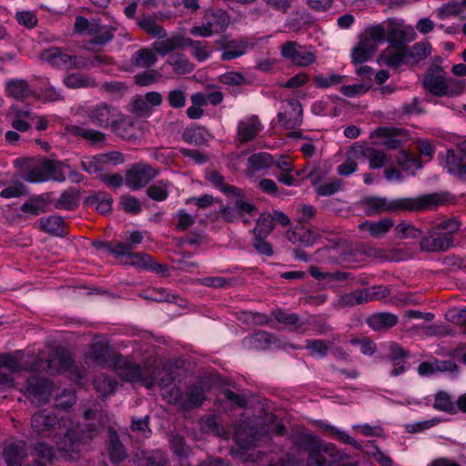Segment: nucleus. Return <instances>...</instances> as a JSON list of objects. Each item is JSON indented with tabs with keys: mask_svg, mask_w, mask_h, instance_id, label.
Here are the masks:
<instances>
[{
	"mask_svg": "<svg viewBox=\"0 0 466 466\" xmlns=\"http://www.w3.org/2000/svg\"><path fill=\"white\" fill-rule=\"evenodd\" d=\"M448 196L449 194L446 192H434L423 194L416 198H399L394 199L370 196L364 198L361 203L368 216H375L383 212L431 210L447 202Z\"/></svg>",
	"mask_w": 466,
	"mask_h": 466,
	"instance_id": "1",
	"label": "nucleus"
},
{
	"mask_svg": "<svg viewBox=\"0 0 466 466\" xmlns=\"http://www.w3.org/2000/svg\"><path fill=\"white\" fill-rule=\"evenodd\" d=\"M293 444L308 453V466H360L358 461L342 462L349 455L331 442H324L319 436L299 432L293 436Z\"/></svg>",
	"mask_w": 466,
	"mask_h": 466,
	"instance_id": "2",
	"label": "nucleus"
},
{
	"mask_svg": "<svg viewBox=\"0 0 466 466\" xmlns=\"http://www.w3.org/2000/svg\"><path fill=\"white\" fill-rule=\"evenodd\" d=\"M461 223L455 218H449L430 228L421 236L420 248L422 252H446L454 247L455 235L460 230Z\"/></svg>",
	"mask_w": 466,
	"mask_h": 466,
	"instance_id": "3",
	"label": "nucleus"
},
{
	"mask_svg": "<svg viewBox=\"0 0 466 466\" xmlns=\"http://www.w3.org/2000/svg\"><path fill=\"white\" fill-rule=\"evenodd\" d=\"M422 87L437 97L457 96L463 91V86L454 78H447L441 66H431L423 76Z\"/></svg>",
	"mask_w": 466,
	"mask_h": 466,
	"instance_id": "4",
	"label": "nucleus"
},
{
	"mask_svg": "<svg viewBox=\"0 0 466 466\" xmlns=\"http://www.w3.org/2000/svg\"><path fill=\"white\" fill-rule=\"evenodd\" d=\"M66 168H69V165L66 162L46 159L37 167L30 169L25 179L30 183H43L49 180L65 182L66 179Z\"/></svg>",
	"mask_w": 466,
	"mask_h": 466,
	"instance_id": "5",
	"label": "nucleus"
},
{
	"mask_svg": "<svg viewBox=\"0 0 466 466\" xmlns=\"http://www.w3.org/2000/svg\"><path fill=\"white\" fill-rule=\"evenodd\" d=\"M144 240L142 232L133 230L130 232L127 241H116L113 243L108 240L95 239L91 242L92 248L97 251H102L106 254L113 256L115 258H124L125 254H129L133 251L137 245L141 244Z\"/></svg>",
	"mask_w": 466,
	"mask_h": 466,
	"instance_id": "6",
	"label": "nucleus"
},
{
	"mask_svg": "<svg viewBox=\"0 0 466 466\" xmlns=\"http://www.w3.org/2000/svg\"><path fill=\"white\" fill-rule=\"evenodd\" d=\"M42 58L58 69H81L86 66L84 57L69 55L64 48L58 46L46 49L42 54Z\"/></svg>",
	"mask_w": 466,
	"mask_h": 466,
	"instance_id": "7",
	"label": "nucleus"
},
{
	"mask_svg": "<svg viewBox=\"0 0 466 466\" xmlns=\"http://www.w3.org/2000/svg\"><path fill=\"white\" fill-rule=\"evenodd\" d=\"M158 175V169L145 163L133 164L126 172L125 183L133 191L147 186Z\"/></svg>",
	"mask_w": 466,
	"mask_h": 466,
	"instance_id": "8",
	"label": "nucleus"
},
{
	"mask_svg": "<svg viewBox=\"0 0 466 466\" xmlns=\"http://www.w3.org/2000/svg\"><path fill=\"white\" fill-rule=\"evenodd\" d=\"M23 350H15L13 354H0V368L7 369L11 373L19 371H37L39 370V359L34 357L33 362L24 361Z\"/></svg>",
	"mask_w": 466,
	"mask_h": 466,
	"instance_id": "9",
	"label": "nucleus"
},
{
	"mask_svg": "<svg viewBox=\"0 0 466 466\" xmlns=\"http://www.w3.org/2000/svg\"><path fill=\"white\" fill-rule=\"evenodd\" d=\"M85 434L82 431L76 429H67L56 442L57 450L65 456L74 459V455H78L81 447L84 445Z\"/></svg>",
	"mask_w": 466,
	"mask_h": 466,
	"instance_id": "10",
	"label": "nucleus"
},
{
	"mask_svg": "<svg viewBox=\"0 0 466 466\" xmlns=\"http://www.w3.org/2000/svg\"><path fill=\"white\" fill-rule=\"evenodd\" d=\"M128 259L130 266L136 267L142 270L149 272H156L160 275H167L168 272V266L157 262L152 256L143 252L130 251L129 254L124 256Z\"/></svg>",
	"mask_w": 466,
	"mask_h": 466,
	"instance_id": "11",
	"label": "nucleus"
},
{
	"mask_svg": "<svg viewBox=\"0 0 466 466\" xmlns=\"http://www.w3.org/2000/svg\"><path fill=\"white\" fill-rule=\"evenodd\" d=\"M128 259L130 266L136 267L142 270L149 272H156L160 275H167L168 272V266L157 262L152 256L143 252L130 251L129 254L124 256Z\"/></svg>",
	"mask_w": 466,
	"mask_h": 466,
	"instance_id": "12",
	"label": "nucleus"
},
{
	"mask_svg": "<svg viewBox=\"0 0 466 466\" xmlns=\"http://www.w3.org/2000/svg\"><path fill=\"white\" fill-rule=\"evenodd\" d=\"M298 44L294 41L284 43L280 49V55L284 59L289 60L298 66H308L316 60L315 55L310 51L297 48Z\"/></svg>",
	"mask_w": 466,
	"mask_h": 466,
	"instance_id": "13",
	"label": "nucleus"
},
{
	"mask_svg": "<svg viewBox=\"0 0 466 466\" xmlns=\"http://www.w3.org/2000/svg\"><path fill=\"white\" fill-rule=\"evenodd\" d=\"M25 390L29 396L35 397L38 401L46 403L49 400L53 390V383L49 379L39 375H33L25 381Z\"/></svg>",
	"mask_w": 466,
	"mask_h": 466,
	"instance_id": "14",
	"label": "nucleus"
},
{
	"mask_svg": "<svg viewBox=\"0 0 466 466\" xmlns=\"http://www.w3.org/2000/svg\"><path fill=\"white\" fill-rule=\"evenodd\" d=\"M289 111L278 114L279 123L288 130L299 127L303 121V108L301 103L296 98L287 100Z\"/></svg>",
	"mask_w": 466,
	"mask_h": 466,
	"instance_id": "15",
	"label": "nucleus"
},
{
	"mask_svg": "<svg viewBox=\"0 0 466 466\" xmlns=\"http://www.w3.org/2000/svg\"><path fill=\"white\" fill-rule=\"evenodd\" d=\"M116 109L106 103H99L87 110L90 122L101 128L111 127L112 121L116 118Z\"/></svg>",
	"mask_w": 466,
	"mask_h": 466,
	"instance_id": "16",
	"label": "nucleus"
},
{
	"mask_svg": "<svg viewBox=\"0 0 466 466\" xmlns=\"http://www.w3.org/2000/svg\"><path fill=\"white\" fill-rule=\"evenodd\" d=\"M106 450L107 451L108 458L113 464H118L124 461L127 457V448L121 441L117 431L111 426L107 429Z\"/></svg>",
	"mask_w": 466,
	"mask_h": 466,
	"instance_id": "17",
	"label": "nucleus"
},
{
	"mask_svg": "<svg viewBox=\"0 0 466 466\" xmlns=\"http://www.w3.org/2000/svg\"><path fill=\"white\" fill-rule=\"evenodd\" d=\"M445 168L457 178L466 177V157L458 147L447 149Z\"/></svg>",
	"mask_w": 466,
	"mask_h": 466,
	"instance_id": "18",
	"label": "nucleus"
},
{
	"mask_svg": "<svg viewBox=\"0 0 466 466\" xmlns=\"http://www.w3.org/2000/svg\"><path fill=\"white\" fill-rule=\"evenodd\" d=\"M386 24V42L389 43L390 48H401L407 45L408 39L403 26V20L395 17L388 18Z\"/></svg>",
	"mask_w": 466,
	"mask_h": 466,
	"instance_id": "19",
	"label": "nucleus"
},
{
	"mask_svg": "<svg viewBox=\"0 0 466 466\" xmlns=\"http://www.w3.org/2000/svg\"><path fill=\"white\" fill-rule=\"evenodd\" d=\"M57 423V416L54 411L48 410H39L31 419L32 428L39 435H48Z\"/></svg>",
	"mask_w": 466,
	"mask_h": 466,
	"instance_id": "20",
	"label": "nucleus"
},
{
	"mask_svg": "<svg viewBox=\"0 0 466 466\" xmlns=\"http://www.w3.org/2000/svg\"><path fill=\"white\" fill-rule=\"evenodd\" d=\"M203 21L212 30L213 34H220L227 30L230 23V16L226 10L213 9L206 12Z\"/></svg>",
	"mask_w": 466,
	"mask_h": 466,
	"instance_id": "21",
	"label": "nucleus"
},
{
	"mask_svg": "<svg viewBox=\"0 0 466 466\" xmlns=\"http://www.w3.org/2000/svg\"><path fill=\"white\" fill-rule=\"evenodd\" d=\"M399 317L390 312H375L366 319V324L376 332L387 331L397 325Z\"/></svg>",
	"mask_w": 466,
	"mask_h": 466,
	"instance_id": "22",
	"label": "nucleus"
},
{
	"mask_svg": "<svg viewBox=\"0 0 466 466\" xmlns=\"http://www.w3.org/2000/svg\"><path fill=\"white\" fill-rule=\"evenodd\" d=\"M84 205L95 208L100 214H110L113 209V198L106 191H97L86 197Z\"/></svg>",
	"mask_w": 466,
	"mask_h": 466,
	"instance_id": "23",
	"label": "nucleus"
},
{
	"mask_svg": "<svg viewBox=\"0 0 466 466\" xmlns=\"http://www.w3.org/2000/svg\"><path fill=\"white\" fill-rule=\"evenodd\" d=\"M276 341V336L266 330H258L243 339L245 346L263 350L269 349Z\"/></svg>",
	"mask_w": 466,
	"mask_h": 466,
	"instance_id": "24",
	"label": "nucleus"
},
{
	"mask_svg": "<svg viewBox=\"0 0 466 466\" xmlns=\"http://www.w3.org/2000/svg\"><path fill=\"white\" fill-rule=\"evenodd\" d=\"M39 227L44 232L64 238L66 236V223L61 216L42 217L38 219Z\"/></svg>",
	"mask_w": 466,
	"mask_h": 466,
	"instance_id": "25",
	"label": "nucleus"
},
{
	"mask_svg": "<svg viewBox=\"0 0 466 466\" xmlns=\"http://www.w3.org/2000/svg\"><path fill=\"white\" fill-rule=\"evenodd\" d=\"M182 137L187 144L202 146L208 142L211 135L205 127L193 124L184 130Z\"/></svg>",
	"mask_w": 466,
	"mask_h": 466,
	"instance_id": "26",
	"label": "nucleus"
},
{
	"mask_svg": "<svg viewBox=\"0 0 466 466\" xmlns=\"http://www.w3.org/2000/svg\"><path fill=\"white\" fill-rule=\"evenodd\" d=\"M402 129L397 127H380L376 128L374 134L377 137L382 138V145L388 149H397L401 145V139L399 137Z\"/></svg>",
	"mask_w": 466,
	"mask_h": 466,
	"instance_id": "27",
	"label": "nucleus"
},
{
	"mask_svg": "<svg viewBox=\"0 0 466 466\" xmlns=\"http://www.w3.org/2000/svg\"><path fill=\"white\" fill-rule=\"evenodd\" d=\"M4 459L7 466H22L27 457L22 443H11L4 449Z\"/></svg>",
	"mask_w": 466,
	"mask_h": 466,
	"instance_id": "28",
	"label": "nucleus"
},
{
	"mask_svg": "<svg viewBox=\"0 0 466 466\" xmlns=\"http://www.w3.org/2000/svg\"><path fill=\"white\" fill-rule=\"evenodd\" d=\"M7 96L23 101L32 95L28 82L25 79L12 78L5 83Z\"/></svg>",
	"mask_w": 466,
	"mask_h": 466,
	"instance_id": "29",
	"label": "nucleus"
},
{
	"mask_svg": "<svg viewBox=\"0 0 466 466\" xmlns=\"http://www.w3.org/2000/svg\"><path fill=\"white\" fill-rule=\"evenodd\" d=\"M136 24L139 29L151 37L165 38L167 36L166 29L150 15H143L137 19Z\"/></svg>",
	"mask_w": 466,
	"mask_h": 466,
	"instance_id": "30",
	"label": "nucleus"
},
{
	"mask_svg": "<svg viewBox=\"0 0 466 466\" xmlns=\"http://www.w3.org/2000/svg\"><path fill=\"white\" fill-rule=\"evenodd\" d=\"M229 45L228 50L221 53V61H230L246 55L250 46L247 37L231 39Z\"/></svg>",
	"mask_w": 466,
	"mask_h": 466,
	"instance_id": "31",
	"label": "nucleus"
},
{
	"mask_svg": "<svg viewBox=\"0 0 466 466\" xmlns=\"http://www.w3.org/2000/svg\"><path fill=\"white\" fill-rule=\"evenodd\" d=\"M316 425L324 432L335 437L336 440L342 443L349 444L357 450H361V445L355 439L350 437L347 432L340 431L337 427L329 424L323 420H318Z\"/></svg>",
	"mask_w": 466,
	"mask_h": 466,
	"instance_id": "32",
	"label": "nucleus"
},
{
	"mask_svg": "<svg viewBox=\"0 0 466 466\" xmlns=\"http://www.w3.org/2000/svg\"><path fill=\"white\" fill-rule=\"evenodd\" d=\"M206 178L220 192L227 196H240L242 194V189L233 186L228 185L225 183L224 177L217 170H212L208 172L206 176Z\"/></svg>",
	"mask_w": 466,
	"mask_h": 466,
	"instance_id": "33",
	"label": "nucleus"
},
{
	"mask_svg": "<svg viewBox=\"0 0 466 466\" xmlns=\"http://www.w3.org/2000/svg\"><path fill=\"white\" fill-rule=\"evenodd\" d=\"M397 163L402 170L410 172L413 176L417 170L421 169L423 167V163L419 157L405 149L400 151L397 157Z\"/></svg>",
	"mask_w": 466,
	"mask_h": 466,
	"instance_id": "34",
	"label": "nucleus"
},
{
	"mask_svg": "<svg viewBox=\"0 0 466 466\" xmlns=\"http://www.w3.org/2000/svg\"><path fill=\"white\" fill-rule=\"evenodd\" d=\"M432 407L436 410L443 411L450 415H455L459 411L456 402L452 400L451 396L445 390H438L435 393Z\"/></svg>",
	"mask_w": 466,
	"mask_h": 466,
	"instance_id": "35",
	"label": "nucleus"
},
{
	"mask_svg": "<svg viewBox=\"0 0 466 466\" xmlns=\"http://www.w3.org/2000/svg\"><path fill=\"white\" fill-rule=\"evenodd\" d=\"M64 85L70 89L93 88L97 86L96 81L85 74H69L63 80Z\"/></svg>",
	"mask_w": 466,
	"mask_h": 466,
	"instance_id": "36",
	"label": "nucleus"
},
{
	"mask_svg": "<svg viewBox=\"0 0 466 466\" xmlns=\"http://www.w3.org/2000/svg\"><path fill=\"white\" fill-rule=\"evenodd\" d=\"M273 165V157L267 152L254 153L248 158V167L252 173L268 169Z\"/></svg>",
	"mask_w": 466,
	"mask_h": 466,
	"instance_id": "37",
	"label": "nucleus"
},
{
	"mask_svg": "<svg viewBox=\"0 0 466 466\" xmlns=\"http://www.w3.org/2000/svg\"><path fill=\"white\" fill-rule=\"evenodd\" d=\"M69 130L73 136L82 137L92 146L101 144L106 140V134L98 130L85 128L76 125L71 126Z\"/></svg>",
	"mask_w": 466,
	"mask_h": 466,
	"instance_id": "38",
	"label": "nucleus"
},
{
	"mask_svg": "<svg viewBox=\"0 0 466 466\" xmlns=\"http://www.w3.org/2000/svg\"><path fill=\"white\" fill-rule=\"evenodd\" d=\"M206 400V394L201 384H193L187 387L184 407L195 409L200 407Z\"/></svg>",
	"mask_w": 466,
	"mask_h": 466,
	"instance_id": "39",
	"label": "nucleus"
},
{
	"mask_svg": "<svg viewBox=\"0 0 466 466\" xmlns=\"http://www.w3.org/2000/svg\"><path fill=\"white\" fill-rule=\"evenodd\" d=\"M376 50V45L368 44L366 41L360 39L351 52L352 63L357 66L367 62L373 56Z\"/></svg>",
	"mask_w": 466,
	"mask_h": 466,
	"instance_id": "40",
	"label": "nucleus"
},
{
	"mask_svg": "<svg viewBox=\"0 0 466 466\" xmlns=\"http://www.w3.org/2000/svg\"><path fill=\"white\" fill-rule=\"evenodd\" d=\"M360 39L368 44L376 45L386 42V28L383 24H376L365 28Z\"/></svg>",
	"mask_w": 466,
	"mask_h": 466,
	"instance_id": "41",
	"label": "nucleus"
},
{
	"mask_svg": "<svg viewBox=\"0 0 466 466\" xmlns=\"http://www.w3.org/2000/svg\"><path fill=\"white\" fill-rule=\"evenodd\" d=\"M254 121L251 123H245L240 121L238 125V136L241 143H247L256 138L260 131V123L257 116H254Z\"/></svg>",
	"mask_w": 466,
	"mask_h": 466,
	"instance_id": "42",
	"label": "nucleus"
},
{
	"mask_svg": "<svg viewBox=\"0 0 466 466\" xmlns=\"http://www.w3.org/2000/svg\"><path fill=\"white\" fill-rule=\"evenodd\" d=\"M46 205L47 201L44 195H35L20 207V210L33 217H36L46 211Z\"/></svg>",
	"mask_w": 466,
	"mask_h": 466,
	"instance_id": "43",
	"label": "nucleus"
},
{
	"mask_svg": "<svg viewBox=\"0 0 466 466\" xmlns=\"http://www.w3.org/2000/svg\"><path fill=\"white\" fill-rule=\"evenodd\" d=\"M431 45L428 41L415 43L411 48L408 46V54L411 65H416L426 59L431 53Z\"/></svg>",
	"mask_w": 466,
	"mask_h": 466,
	"instance_id": "44",
	"label": "nucleus"
},
{
	"mask_svg": "<svg viewBox=\"0 0 466 466\" xmlns=\"http://www.w3.org/2000/svg\"><path fill=\"white\" fill-rule=\"evenodd\" d=\"M79 194L76 189L70 188L61 193L58 199L55 203V208L72 211L78 206Z\"/></svg>",
	"mask_w": 466,
	"mask_h": 466,
	"instance_id": "45",
	"label": "nucleus"
},
{
	"mask_svg": "<svg viewBox=\"0 0 466 466\" xmlns=\"http://www.w3.org/2000/svg\"><path fill=\"white\" fill-rule=\"evenodd\" d=\"M237 199L234 202V207L239 216L240 220L247 223L246 216L253 217L258 212V208L251 202L246 199L245 194L242 191L240 196H235Z\"/></svg>",
	"mask_w": 466,
	"mask_h": 466,
	"instance_id": "46",
	"label": "nucleus"
},
{
	"mask_svg": "<svg viewBox=\"0 0 466 466\" xmlns=\"http://www.w3.org/2000/svg\"><path fill=\"white\" fill-rule=\"evenodd\" d=\"M340 302L346 307H354L357 305L370 302L366 288L358 289L341 296Z\"/></svg>",
	"mask_w": 466,
	"mask_h": 466,
	"instance_id": "47",
	"label": "nucleus"
},
{
	"mask_svg": "<svg viewBox=\"0 0 466 466\" xmlns=\"http://www.w3.org/2000/svg\"><path fill=\"white\" fill-rule=\"evenodd\" d=\"M396 51L390 53L386 57V64L393 68L398 69L403 65H410V60L408 54V46L404 45L401 48H394Z\"/></svg>",
	"mask_w": 466,
	"mask_h": 466,
	"instance_id": "48",
	"label": "nucleus"
},
{
	"mask_svg": "<svg viewBox=\"0 0 466 466\" xmlns=\"http://www.w3.org/2000/svg\"><path fill=\"white\" fill-rule=\"evenodd\" d=\"M170 183L167 180H158L150 185L147 188V195L149 198L161 202L166 200L169 196L168 186Z\"/></svg>",
	"mask_w": 466,
	"mask_h": 466,
	"instance_id": "49",
	"label": "nucleus"
},
{
	"mask_svg": "<svg viewBox=\"0 0 466 466\" xmlns=\"http://www.w3.org/2000/svg\"><path fill=\"white\" fill-rule=\"evenodd\" d=\"M360 149L361 153L369 158L370 168L378 169L386 165L388 157L386 153L382 150L374 147H366L365 151H363L361 147H360Z\"/></svg>",
	"mask_w": 466,
	"mask_h": 466,
	"instance_id": "50",
	"label": "nucleus"
},
{
	"mask_svg": "<svg viewBox=\"0 0 466 466\" xmlns=\"http://www.w3.org/2000/svg\"><path fill=\"white\" fill-rule=\"evenodd\" d=\"M81 168L89 175H100L105 169L100 155L85 156L80 161Z\"/></svg>",
	"mask_w": 466,
	"mask_h": 466,
	"instance_id": "51",
	"label": "nucleus"
},
{
	"mask_svg": "<svg viewBox=\"0 0 466 466\" xmlns=\"http://www.w3.org/2000/svg\"><path fill=\"white\" fill-rule=\"evenodd\" d=\"M132 64L137 66L150 67L157 62L156 54L149 48H142L132 56Z\"/></svg>",
	"mask_w": 466,
	"mask_h": 466,
	"instance_id": "52",
	"label": "nucleus"
},
{
	"mask_svg": "<svg viewBox=\"0 0 466 466\" xmlns=\"http://www.w3.org/2000/svg\"><path fill=\"white\" fill-rule=\"evenodd\" d=\"M274 222L270 213H262L257 219L253 236L268 237L274 229Z\"/></svg>",
	"mask_w": 466,
	"mask_h": 466,
	"instance_id": "53",
	"label": "nucleus"
},
{
	"mask_svg": "<svg viewBox=\"0 0 466 466\" xmlns=\"http://www.w3.org/2000/svg\"><path fill=\"white\" fill-rule=\"evenodd\" d=\"M109 346L103 342L93 343L89 348V356L99 364H106L109 360Z\"/></svg>",
	"mask_w": 466,
	"mask_h": 466,
	"instance_id": "54",
	"label": "nucleus"
},
{
	"mask_svg": "<svg viewBox=\"0 0 466 466\" xmlns=\"http://www.w3.org/2000/svg\"><path fill=\"white\" fill-rule=\"evenodd\" d=\"M346 78V76L339 74H330L329 76H324L323 74L316 75L313 77V82L317 88L325 89L333 86H337Z\"/></svg>",
	"mask_w": 466,
	"mask_h": 466,
	"instance_id": "55",
	"label": "nucleus"
},
{
	"mask_svg": "<svg viewBox=\"0 0 466 466\" xmlns=\"http://www.w3.org/2000/svg\"><path fill=\"white\" fill-rule=\"evenodd\" d=\"M111 130L123 139H129L132 137V123L124 117L116 118L112 121Z\"/></svg>",
	"mask_w": 466,
	"mask_h": 466,
	"instance_id": "56",
	"label": "nucleus"
},
{
	"mask_svg": "<svg viewBox=\"0 0 466 466\" xmlns=\"http://www.w3.org/2000/svg\"><path fill=\"white\" fill-rule=\"evenodd\" d=\"M168 63L177 75H185L193 70V65L182 55L177 54L169 57Z\"/></svg>",
	"mask_w": 466,
	"mask_h": 466,
	"instance_id": "57",
	"label": "nucleus"
},
{
	"mask_svg": "<svg viewBox=\"0 0 466 466\" xmlns=\"http://www.w3.org/2000/svg\"><path fill=\"white\" fill-rule=\"evenodd\" d=\"M318 235L311 230L299 229L292 232V237L289 239L294 242H299L303 247H311L315 244Z\"/></svg>",
	"mask_w": 466,
	"mask_h": 466,
	"instance_id": "58",
	"label": "nucleus"
},
{
	"mask_svg": "<svg viewBox=\"0 0 466 466\" xmlns=\"http://www.w3.org/2000/svg\"><path fill=\"white\" fill-rule=\"evenodd\" d=\"M117 28L113 25H105L99 31L96 38H91L90 44L93 46H106L115 38Z\"/></svg>",
	"mask_w": 466,
	"mask_h": 466,
	"instance_id": "59",
	"label": "nucleus"
},
{
	"mask_svg": "<svg viewBox=\"0 0 466 466\" xmlns=\"http://www.w3.org/2000/svg\"><path fill=\"white\" fill-rule=\"evenodd\" d=\"M122 209L130 215H138L142 212V205L138 198L130 195H124L120 198Z\"/></svg>",
	"mask_w": 466,
	"mask_h": 466,
	"instance_id": "60",
	"label": "nucleus"
},
{
	"mask_svg": "<svg viewBox=\"0 0 466 466\" xmlns=\"http://www.w3.org/2000/svg\"><path fill=\"white\" fill-rule=\"evenodd\" d=\"M27 195V187L18 180L15 181L11 186L5 187L0 192V197L3 198H19Z\"/></svg>",
	"mask_w": 466,
	"mask_h": 466,
	"instance_id": "61",
	"label": "nucleus"
},
{
	"mask_svg": "<svg viewBox=\"0 0 466 466\" xmlns=\"http://www.w3.org/2000/svg\"><path fill=\"white\" fill-rule=\"evenodd\" d=\"M162 40L154 43V48L158 55L166 56L181 46L177 38H161Z\"/></svg>",
	"mask_w": 466,
	"mask_h": 466,
	"instance_id": "62",
	"label": "nucleus"
},
{
	"mask_svg": "<svg viewBox=\"0 0 466 466\" xmlns=\"http://www.w3.org/2000/svg\"><path fill=\"white\" fill-rule=\"evenodd\" d=\"M268 237L253 236L252 247L258 254L265 257H272L274 255V248L270 242L267 240Z\"/></svg>",
	"mask_w": 466,
	"mask_h": 466,
	"instance_id": "63",
	"label": "nucleus"
},
{
	"mask_svg": "<svg viewBox=\"0 0 466 466\" xmlns=\"http://www.w3.org/2000/svg\"><path fill=\"white\" fill-rule=\"evenodd\" d=\"M447 319L460 327L461 331L466 334V308L453 309L446 313Z\"/></svg>",
	"mask_w": 466,
	"mask_h": 466,
	"instance_id": "64",
	"label": "nucleus"
}]
</instances>
